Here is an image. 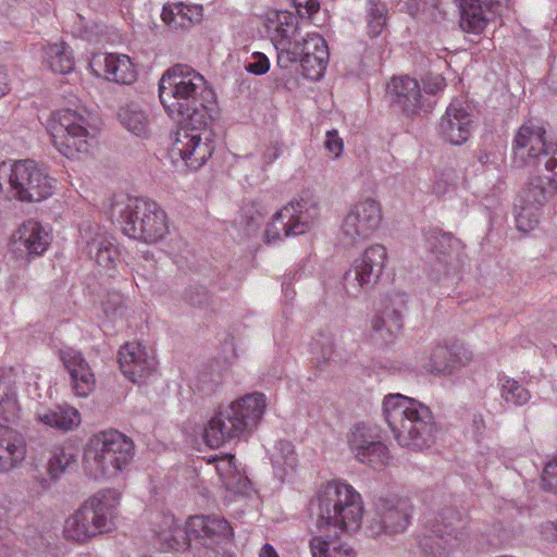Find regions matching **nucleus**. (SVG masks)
I'll list each match as a JSON object with an SVG mask.
<instances>
[{
	"label": "nucleus",
	"instance_id": "nucleus-54",
	"mask_svg": "<svg viewBox=\"0 0 557 557\" xmlns=\"http://www.w3.org/2000/svg\"><path fill=\"white\" fill-rule=\"evenodd\" d=\"M12 509L13 503L11 498L5 494L0 493V523L8 521Z\"/></svg>",
	"mask_w": 557,
	"mask_h": 557
},
{
	"label": "nucleus",
	"instance_id": "nucleus-18",
	"mask_svg": "<svg viewBox=\"0 0 557 557\" xmlns=\"http://www.w3.org/2000/svg\"><path fill=\"white\" fill-rule=\"evenodd\" d=\"M347 443L355 459L373 469H383L392 461L389 449L374 425L357 423L350 429Z\"/></svg>",
	"mask_w": 557,
	"mask_h": 557
},
{
	"label": "nucleus",
	"instance_id": "nucleus-35",
	"mask_svg": "<svg viewBox=\"0 0 557 557\" xmlns=\"http://www.w3.org/2000/svg\"><path fill=\"white\" fill-rule=\"evenodd\" d=\"M270 457L280 479H283L296 468L297 455L293 443L289 441H277L270 453Z\"/></svg>",
	"mask_w": 557,
	"mask_h": 557
},
{
	"label": "nucleus",
	"instance_id": "nucleus-15",
	"mask_svg": "<svg viewBox=\"0 0 557 557\" xmlns=\"http://www.w3.org/2000/svg\"><path fill=\"white\" fill-rule=\"evenodd\" d=\"M461 515L447 509L435 518L420 540V547L428 557H448L463 540Z\"/></svg>",
	"mask_w": 557,
	"mask_h": 557
},
{
	"label": "nucleus",
	"instance_id": "nucleus-34",
	"mask_svg": "<svg viewBox=\"0 0 557 557\" xmlns=\"http://www.w3.org/2000/svg\"><path fill=\"white\" fill-rule=\"evenodd\" d=\"M209 462H215V471L227 490L240 492L246 486L247 478L236 467L233 455L216 456Z\"/></svg>",
	"mask_w": 557,
	"mask_h": 557
},
{
	"label": "nucleus",
	"instance_id": "nucleus-52",
	"mask_svg": "<svg viewBox=\"0 0 557 557\" xmlns=\"http://www.w3.org/2000/svg\"><path fill=\"white\" fill-rule=\"evenodd\" d=\"M295 7L301 16H311L319 10L318 0H295Z\"/></svg>",
	"mask_w": 557,
	"mask_h": 557
},
{
	"label": "nucleus",
	"instance_id": "nucleus-10",
	"mask_svg": "<svg viewBox=\"0 0 557 557\" xmlns=\"http://www.w3.org/2000/svg\"><path fill=\"white\" fill-rule=\"evenodd\" d=\"M55 188L54 180L33 160L0 163V190L20 201H41Z\"/></svg>",
	"mask_w": 557,
	"mask_h": 557
},
{
	"label": "nucleus",
	"instance_id": "nucleus-29",
	"mask_svg": "<svg viewBox=\"0 0 557 557\" xmlns=\"http://www.w3.org/2000/svg\"><path fill=\"white\" fill-rule=\"evenodd\" d=\"M26 457L23 435L9 428H0V472H8L21 465Z\"/></svg>",
	"mask_w": 557,
	"mask_h": 557
},
{
	"label": "nucleus",
	"instance_id": "nucleus-7",
	"mask_svg": "<svg viewBox=\"0 0 557 557\" xmlns=\"http://www.w3.org/2000/svg\"><path fill=\"white\" fill-rule=\"evenodd\" d=\"M121 494L115 488L95 493L64 522L63 533L67 540L85 543L89 539L109 532L117 515Z\"/></svg>",
	"mask_w": 557,
	"mask_h": 557
},
{
	"label": "nucleus",
	"instance_id": "nucleus-8",
	"mask_svg": "<svg viewBox=\"0 0 557 557\" xmlns=\"http://www.w3.org/2000/svg\"><path fill=\"white\" fill-rule=\"evenodd\" d=\"M132 440L117 431H104L92 436L84 453L86 472L99 480L121 472L133 459Z\"/></svg>",
	"mask_w": 557,
	"mask_h": 557
},
{
	"label": "nucleus",
	"instance_id": "nucleus-3",
	"mask_svg": "<svg viewBox=\"0 0 557 557\" xmlns=\"http://www.w3.org/2000/svg\"><path fill=\"white\" fill-rule=\"evenodd\" d=\"M383 412L399 446L424 450L435 443L433 413L421 401L401 394H389L383 399Z\"/></svg>",
	"mask_w": 557,
	"mask_h": 557
},
{
	"label": "nucleus",
	"instance_id": "nucleus-4",
	"mask_svg": "<svg viewBox=\"0 0 557 557\" xmlns=\"http://www.w3.org/2000/svg\"><path fill=\"white\" fill-rule=\"evenodd\" d=\"M265 408L267 397L262 393L247 394L219 406L205 429L206 444L218 448L226 442L249 435L260 423Z\"/></svg>",
	"mask_w": 557,
	"mask_h": 557
},
{
	"label": "nucleus",
	"instance_id": "nucleus-60",
	"mask_svg": "<svg viewBox=\"0 0 557 557\" xmlns=\"http://www.w3.org/2000/svg\"><path fill=\"white\" fill-rule=\"evenodd\" d=\"M487 1H488V3L491 5H493V4L500 5L503 3H507L508 2V0H487Z\"/></svg>",
	"mask_w": 557,
	"mask_h": 557
},
{
	"label": "nucleus",
	"instance_id": "nucleus-38",
	"mask_svg": "<svg viewBox=\"0 0 557 557\" xmlns=\"http://www.w3.org/2000/svg\"><path fill=\"white\" fill-rule=\"evenodd\" d=\"M117 119L121 124L136 136H146L149 129V120L144 110L136 103H128L120 108Z\"/></svg>",
	"mask_w": 557,
	"mask_h": 557
},
{
	"label": "nucleus",
	"instance_id": "nucleus-53",
	"mask_svg": "<svg viewBox=\"0 0 557 557\" xmlns=\"http://www.w3.org/2000/svg\"><path fill=\"white\" fill-rule=\"evenodd\" d=\"M425 1L423 0H407L406 9L413 17L424 18Z\"/></svg>",
	"mask_w": 557,
	"mask_h": 557
},
{
	"label": "nucleus",
	"instance_id": "nucleus-31",
	"mask_svg": "<svg viewBox=\"0 0 557 557\" xmlns=\"http://www.w3.org/2000/svg\"><path fill=\"white\" fill-rule=\"evenodd\" d=\"M42 63L55 74H70L75 69L73 50L64 41L48 42L42 48Z\"/></svg>",
	"mask_w": 557,
	"mask_h": 557
},
{
	"label": "nucleus",
	"instance_id": "nucleus-1",
	"mask_svg": "<svg viewBox=\"0 0 557 557\" xmlns=\"http://www.w3.org/2000/svg\"><path fill=\"white\" fill-rule=\"evenodd\" d=\"M159 98L166 113L174 120L212 116L214 92L205 77L187 64H175L168 69L159 81Z\"/></svg>",
	"mask_w": 557,
	"mask_h": 557
},
{
	"label": "nucleus",
	"instance_id": "nucleus-55",
	"mask_svg": "<svg viewBox=\"0 0 557 557\" xmlns=\"http://www.w3.org/2000/svg\"><path fill=\"white\" fill-rule=\"evenodd\" d=\"M540 532L542 536L549 542H557L556 522L547 521L541 524Z\"/></svg>",
	"mask_w": 557,
	"mask_h": 557
},
{
	"label": "nucleus",
	"instance_id": "nucleus-9",
	"mask_svg": "<svg viewBox=\"0 0 557 557\" xmlns=\"http://www.w3.org/2000/svg\"><path fill=\"white\" fill-rule=\"evenodd\" d=\"M544 170L550 175L532 176L520 190L516 205V223L519 231L534 230L542 216L543 207L557 194V147L544 163Z\"/></svg>",
	"mask_w": 557,
	"mask_h": 557
},
{
	"label": "nucleus",
	"instance_id": "nucleus-19",
	"mask_svg": "<svg viewBox=\"0 0 557 557\" xmlns=\"http://www.w3.org/2000/svg\"><path fill=\"white\" fill-rule=\"evenodd\" d=\"M545 128L533 121L523 123L513 139V161L519 166H539L549 158L556 144H547Z\"/></svg>",
	"mask_w": 557,
	"mask_h": 557
},
{
	"label": "nucleus",
	"instance_id": "nucleus-6",
	"mask_svg": "<svg viewBox=\"0 0 557 557\" xmlns=\"http://www.w3.org/2000/svg\"><path fill=\"white\" fill-rule=\"evenodd\" d=\"M317 527L352 533L360 529L364 507L360 493L344 480L323 483L317 493Z\"/></svg>",
	"mask_w": 557,
	"mask_h": 557
},
{
	"label": "nucleus",
	"instance_id": "nucleus-25",
	"mask_svg": "<svg viewBox=\"0 0 557 557\" xmlns=\"http://www.w3.org/2000/svg\"><path fill=\"white\" fill-rule=\"evenodd\" d=\"M60 357L69 371L75 395L87 397L92 392L96 382L88 362L79 351L73 348L62 349Z\"/></svg>",
	"mask_w": 557,
	"mask_h": 557
},
{
	"label": "nucleus",
	"instance_id": "nucleus-14",
	"mask_svg": "<svg viewBox=\"0 0 557 557\" xmlns=\"http://www.w3.org/2000/svg\"><path fill=\"white\" fill-rule=\"evenodd\" d=\"M383 219L381 203L372 197H363L350 205L343 218L339 240L344 246H356L371 238Z\"/></svg>",
	"mask_w": 557,
	"mask_h": 557
},
{
	"label": "nucleus",
	"instance_id": "nucleus-2",
	"mask_svg": "<svg viewBox=\"0 0 557 557\" xmlns=\"http://www.w3.org/2000/svg\"><path fill=\"white\" fill-rule=\"evenodd\" d=\"M271 40L277 51V65L281 69H288L299 61L305 77L318 81L324 75L329 62L326 42L317 33L304 34L294 13H276V27Z\"/></svg>",
	"mask_w": 557,
	"mask_h": 557
},
{
	"label": "nucleus",
	"instance_id": "nucleus-59",
	"mask_svg": "<svg viewBox=\"0 0 557 557\" xmlns=\"http://www.w3.org/2000/svg\"><path fill=\"white\" fill-rule=\"evenodd\" d=\"M258 557H280V555L271 544L267 543L260 548Z\"/></svg>",
	"mask_w": 557,
	"mask_h": 557
},
{
	"label": "nucleus",
	"instance_id": "nucleus-42",
	"mask_svg": "<svg viewBox=\"0 0 557 557\" xmlns=\"http://www.w3.org/2000/svg\"><path fill=\"white\" fill-rule=\"evenodd\" d=\"M18 404L10 382L0 377V417L10 421L17 417Z\"/></svg>",
	"mask_w": 557,
	"mask_h": 557
},
{
	"label": "nucleus",
	"instance_id": "nucleus-40",
	"mask_svg": "<svg viewBox=\"0 0 557 557\" xmlns=\"http://www.w3.org/2000/svg\"><path fill=\"white\" fill-rule=\"evenodd\" d=\"M153 532L169 546L177 542V535L182 533L175 518L170 513H157L151 518Z\"/></svg>",
	"mask_w": 557,
	"mask_h": 557
},
{
	"label": "nucleus",
	"instance_id": "nucleus-22",
	"mask_svg": "<svg viewBox=\"0 0 557 557\" xmlns=\"http://www.w3.org/2000/svg\"><path fill=\"white\" fill-rule=\"evenodd\" d=\"M184 533L189 541H197L205 547L214 549L215 545L232 536L228 522L216 516H195L186 521Z\"/></svg>",
	"mask_w": 557,
	"mask_h": 557
},
{
	"label": "nucleus",
	"instance_id": "nucleus-30",
	"mask_svg": "<svg viewBox=\"0 0 557 557\" xmlns=\"http://www.w3.org/2000/svg\"><path fill=\"white\" fill-rule=\"evenodd\" d=\"M36 420L48 428L62 432L73 431L82 422L79 411L69 405L37 410Z\"/></svg>",
	"mask_w": 557,
	"mask_h": 557
},
{
	"label": "nucleus",
	"instance_id": "nucleus-49",
	"mask_svg": "<svg viewBox=\"0 0 557 557\" xmlns=\"http://www.w3.org/2000/svg\"><path fill=\"white\" fill-rule=\"evenodd\" d=\"M325 149L332 154L333 158H338L344 151V141L338 136V132L336 129H331L326 132V139L324 143Z\"/></svg>",
	"mask_w": 557,
	"mask_h": 557
},
{
	"label": "nucleus",
	"instance_id": "nucleus-20",
	"mask_svg": "<svg viewBox=\"0 0 557 557\" xmlns=\"http://www.w3.org/2000/svg\"><path fill=\"white\" fill-rule=\"evenodd\" d=\"M472 129L473 116L470 106L463 100L455 99L441 119V137L451 145H461L470 138Z\"/></svg>",
	"mask_w": 557,
	"mask_h": 557
},
{
	"label": "nucleus",
	"instance_id": "nucleus-12",
	"mask_svg": "<svg viewBox=\"0 0 557 557\" xmlns=\"http://www.w3.org/2000/svg\"><path fill=\"white\" fill-rule=\"evenodd\" d=\"M180 120L175 139L171 148L173 162L182 161L187 168L198 170L212 156L214 151L213 133L210 129L212 116L202 119Z\"/></svg>",
	"mask_w": 557,
	"mask_h": 557
},
{
	"label": "nucleus",
	"instance_id": "nucleus-41",
	"mask_svg": "<svg viewBox=\"0 0 557 557\" xmlns=\"http://www.w3.org/2000/svg\"><path fill=\"white\" fill-rule=\"evenodd\" d=\"M500 395L508 404L524 405L530 399V393L520 383L511 377L504 376L499 380Z\"/></svg>",
	"mask_w": 557,
	"mask_h": 557
},
{
	"label": "nucleus",
	"instance_id": "nucleus-37",
	"mask_svg": "<svg viewBox=\"0 0 557 557\" xmlns=\"http://www.w3.org/2000/svg\"><path fill=\"white\" fill-rule=\"evenodd\" d=\"M88 253L102 268H113L117 257V248L112 238L97 234L91 240H87Z\"/></svg>",
	"mask_w": 557,
	"mask_h": 557
},
{
	"label": "nucleus",
	"instance_id": "nucleus-44",
	"mask_svg": "<svg viewBox=\"0 0 557 557\" xmlns=\"http://www.w3.org/2000/svg\"><path fill=\"white\" fill-rule=\"evenodd\" d=\"M267 213L265 206L259 202H252L243 208V220L245 221L248 236H251L259 230Z\"/></svg>",
	"mask_w": 557,
	"mask_h": 557
},
{
	"label": "nucleus",
	"instance_id": "nucleus-13",
	"mask_svg": "<svg viewBox=\"0 0 557 557\" xmlns=\"http://www.w3.org/2000/svg\"><path fill=\"white\" fill-rule=\"evenodd\" d=\"M319 208L317 201L309 195L288 202L272 219L267 226L264 237L268 243L282 236H297L310 232L318 220Z\"/></svg>",
	"mask_w": 557,
	"mask_h": 557
},
{
	"label": "nucleus",
	"instance_id": "nucleus-58",
	"mask_svg": "<svg viewBox=\"0 0 557 557\" xmlns=\"http://www.w3.org/2000/svg\"><path fill=\"white\" fill-rule=\"evenodd\" d=\"M281 153V149L277 145H273L264 152V160L267 163L273 162Z\"/></svg>",
	"mask_w": 557,
	"mask_h": 557
},
{
	"label": "nucleus",
	"instance_id": "nucleus-56",
	"mask_svg": "<svg viewBox=\"0 0 557 557\" xmlns=\"http://www.w3.org/2000/svg\"><path fill=\"white\" fill-rule=\"evenodd\" d=\"M387 320L386 318H382V315H377L372 321V327L375 332L383 335L384 332L387 333Z\"/></svg>",
	"mask_w": 557,
	"mask_h": 557
},
{
	"label": "nucleus",
	"instance_id": "nucleus-17",
	"mask_svg": "<svg viewBox=\"0 0 557 557\" xmlns=\"http://www.w3.org/2000/svg\"><path fill=\"white\" fill-rule=\"evenodd\" d=\"M412 513L413 506L408 498L395 495L379 498L368 531L372 536L400 534L410 525Z\"/></svg>",
	"mask_w": 557,
	"mask_h": 557
},
{
	"label": "nucleus",
	"instance_id": "nucleus-24",
	"mask_svg": "<svg viewBox=\"0 0 557 557\" xmlns=\"http://www.w3.org/2000/svg\"><path fill=\"white\" fill-rule=\"evenodd\" d=\"M122 373L132 382L139 383L156 369L153 351L140 343H126L119 351Z\"/></svg>",
	"mask_w": 557,
	"mask_h": 557
},
{
	"label": "nucleus",
	"instance_id": "nucleus-27",
	"mask_svg": "<svg viewBox=\"0 0 557 557\" xmlns=\"http://www.w3.org/2000/svg\"><path fill=\"white\" fill-rule=\"evenodd\" d=\"M49 245V232L35 220H27L13 234V248L20 255L39 256Z\"/></svg>",
	"mask_w": 557,
	"mask_h": 557
},
{
	"label": "nucleus",
	"instance_id": "nucleus-50",
	"mask_svg": "<svg viewBox=\"0 0 557 557\" xmlns=\"http://www.w3.org/2000/svg\"><path fill=\"white\" fill-rule=\"evenodd\" d=\"M381 315L387 320V334L393 335L401 329L403 315L399 311L386 309Z\"/></svg>",
	"mask_w": 557,
	"mask_h": 557
},
{
	"label": "nucleus",
	"instance_id": "nucleus-39",
	"mask_svg": "<svg viewBox=\"0 0 557 557\" xmlns=\"http://www.w3.org/2000/svg\"><path fill=\"white\" fill-rule=\"evenodd\" d=\"M388 9L381 0H367L366 22L367 33L370 37L382 34L387 24Z\"/></svg>",
	"mask_w": 557,
	"mask_h": 557
},
{
	"label": "nucleus",
	"instance_id": "nucleus-47",
	"mask_svg": "<svg viewBox=\"0 0 557 557\" xmlns=\"http://www.w3.org/2000/svg\"><path fill=\"white\" fill-rule=\"evenodd\" d=\"M541 486L546 491L557 494V457L548 461L544 467Z\"/></svg>",
	"mask_w": 557,
	"mask_h": 557
},
{
	"label": "nucleus",
	"instance_id": "nucleus-33",
	"mask_svg": "<svg viewBox=\"0 0 557 557\" xmlns=\"http://www.w3.org/2000/svg\"><path fill=\"white\" fill-rule=\"evenodd\" d=\"M309 547L312 557H356L354 549L337 535H314Z\"/></svg>",
	"mask_w": 557,
	"mask_h": 557
},
{
	"label": "nucleus",
	"instance_id": "nucleus-45",
	"mask_svg": "<svg viewBox=\"0 0 557 557\" xmlns=\"http://www.w3.org/2000/svg\"><path fill=\"white\" fill-rule=\"evenodd\" d=\"M102 309L107 318L115 319L124 313V297L117 292H109L102 300Z\"/></svg>",
	"mask_w": 557,
	"mask_h": 557
},
{
	"label": "nucleus",
	"instance_id": "nucleus-5",
	"mask_svg": "<svg viewBox=\"0 0 557 557\" xmlns=\"http://www.w3.org/2000/svg\"><path fill=\"white\" fill-rule=\"evenodd\" d=\"M110 216L121 225L125 235L147 244L162 242L170 233L165 211L146 198L115 196L111 200Z\"/></svg>",
	"mask_w": 557,
	"mask_h": 557
},
{
	"label": "nucleus",
	"instance_id": "nucleus-28",
	"mask_svg": "<svg viewBox=\"0 0 557 557\" xmlns=\"http://www.w3.org/2000/svg\"><path fill=\"white\" fill-rule=\"evenodd\" d=\"M391 100L407 114H416L422 107V95L417 79L408 76L392 78L387 86Z\"/></svg>",
	"mask_w": 557,
	"mask_h": 557
},
{
	"label": "nucleus",
	"instance_id": "nucleus-36",
	"mask_svg": "<svg viewBox=\"0 0 557 557\" xmlns=\"http://www.w3.org/2000/svg\"><path fill=\"white\" fill-rule=\"evenodd\" d=\"M460 27L462 30L481 34L488 23L482 4L479 0H462Z\"/></svg>",
	"mask_w": 557,
	"mask_h": 557
},
{
	"label": "nucleus",
	"instance_id": "nucleus-46",
	"mask_svg": "<svg viewBox=\"0 0 557 557\" xmlns=\"http://www.w3.org/2000/svg\"><path fill=\"white\" fill-rule=\"evenodd\" d=\"M219 386V380L211 373H201L191 383L193 391L201 396H210Z\"/></svg>",
	"mask_w": 557,
	"mask_h": 557
},
{
	"label": "nucleus",
	"instance_id": "nucleus-26",
	"mask_svg": "<svg viewBox=\"0 0 557 557\" xmlns=\"http://www.w3.org/2000/svg\"><path fill=\"white\" fill-rule=\"evenodd\" d=\"M472 352L461 345L450 348L437 346L433 348L426 370L433 374L451 375L472 360Z\"/></svg>",
	"mask_w": 557,
	"mask_h": 557
},
{
	"label": "nucleus",
	"instance_id": "nucleus-21",
	"mask_svg": "<svg viewBox=\"0 0 557 557\" xmlns=\"http://www.w3.org/2000/svg\"><path fill=\"white\" fill-rule=\"evenodd\" d=\"M89 69L95 76L116 84L129 85L137 77L136 67L126 54L95 53L89 61Z\"/></svg>",
	"mask_w": 557,
	"mask_h": 557
},
{
	"label": "nucleus",
	"instance_id": "nucleus-16",
	"mask_svg": "<svg viewBox=\"0 0 557 557\" xmlns=\"http://www.w3.org/2000/svg\"><path fill=\"white\" fill-rule=\"evenodd\" d=\"M386 260L387 251L383 245L368 247L344 274L345 293L352 298L364 295L383 273Z\"/></svg>",
	"mask_w": 557,
	"mask_h": 557
},
{
	"label": "nucleus",
	"instance_id": "nucleus-51",
	"mask_svg": "<svg viewBox=\"0 0 557 557\" xmlns=\"http://www.w3.org/2000/svg\"><path fill=\"white\" fill-rule=\"evenodd\" d=\"M424 91L428 94H436L446 86L445 79L440 74H429L424 79Z\"/></svg>",
	"mask_w": 557,
	"mask_h": 557
},
{
	"label": "nucleus",
	"instance_id": "nucleus-11",
	"mask_svg": "<svg viewBox=\"0 0 557 557\" xmlns=\"http://www.w3.org/2000/svg\"><path fill=\"white\" fill-rule=\"evenodd\" d=\"M47 128L54 147L66 158H78L91 152L97 145L95 133L81 113L64 109L51 115Z\"/></svg>",
	"mask_w": 557,
	"mask_h": 557
},
{
	"label": "nucleus",
	"instance_id": "nucleus-23",
	"mask_svg": "<svg viewBox=\"0 0 557 557\" xmlns=\"http://www.w3.org/2000/svg\"><path fill=\"white\" fill-rule=\"evenodd\" d=\"M430 249L434 256L433 271L449 275L462 264V243L448 233L433 232L428 238Z\"/></svg>",
	"mask_w": 557,
	"mask_h": 557
},
{
	"label": "nucleus",
	"instance_id": "nucleus-48",
	"mask_svg": "<svg viewBox=\"0 0 557 557\" xmlns=\"http://www.w3.org/2000/svg\"><path fill=\"white\" fill-rule=\"evenodd\" d=\"M270 69V61L262 52H253L245 64V70L253 75H263Z\"/></svg>",
	"mask_w": 557,
	"mask_h": 557
},
{
	"label": "nucleus",
	"instance_id": "nucleus-32",
	"mask_svg": "<svg viewBox=\"0 0 557 557\" xmlns=\"http://www.w3.org/2000/svg\"><path fill=\"white\" fill-rule=\"evenodd\" d=\"M161 16L170 27L184 28L201 20L202 7L183 2L168 3L163 7Z\"/></svg>",
	"mask_w": 557,
	"mask_h": 557
},
{
	"label": "nucleus",
	"instance_id": "nucleus-43",
	"mask_svg": "<svg viewBox=\"0 0 557 557\" xmlns=\"http://www.w3.org/2000/svg\"><path fill=\"white\" fill-rule=\"evenodd\" d=\"M75 460V455L72 451L63 447H54L48 461L49 475L52 479L58 478Z\"/></svg>",
	"mask_w": 557,
	"mask_h": 557
},
{
	"label": "nucleus",
	"instance_id": "nucleus-57",
	"mask_svg": "<svg viewBox=\"0 0 557 557\" xmlns=\"http://www.w3.org/2000/svg\"><path fill=\"white\" fill-rule=\"evenodd\" d=\"M10 91V83L7 72L0 69V98Z\"/></svg>",
	"mask_w": 557,
	"mask_h": 557
}]
</instances>
